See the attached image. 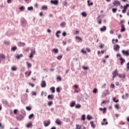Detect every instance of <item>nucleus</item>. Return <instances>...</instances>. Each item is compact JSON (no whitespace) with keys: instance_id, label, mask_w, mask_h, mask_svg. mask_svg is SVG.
Returning a JSON list of instances; mask_svg holds the SVG:
<instances>
[{"instance_id":"dca6fc26","label":"nucleus","mask_w":129,"mask_h":129,"mask_svg":"<svg viewBox=\"0 0 129 129\" xmlns=\"http://www.w3.org/2000/svg\"><path fill=\"white\" fill-rule=\"evenodd\" d=\"M48 99H54V96H53V95H48Z\"/></svg>"},{"instance_id":"c03bdc74","label":"nucleus","mask_w":129,"mask_h":129,"mask_svg":"<svg viewBox=\"0 0 129 129\" xmlns=\"http://www.w3.org/2000/svg\"><path fill=\"white\" fill-rule=\"evenodd\" d=\"M115 108H116L117 109H118V108H119V105L118 104H116L115 105Z\"/></svg>"},{"instance_id":"4468645a","label":"nucleus","mask_w":129,"mask_h":129,"mask_svg":"<svg viewBox=\"0 0 129 129\" xmlns=\"http://www.w3.org/2000/svg\"><path fill=\"white\" fill-rule=\"evenodd\" d=\"M42 10L47 11L48 10V7L47 6H43L42 7Z\"/></svg>"},{"instance_id":"39448f33","label":"nucleus","mask_w":129,"mask_h":129,"mask_svg":"<svg viewBox=\"0 0 129 129\" xmlns=\"http://www.w3.org/2000/svg\"><path fill=\"white\" fill-rule=\"evenodd\" d=\"M50 3L52 5H58L59 4V1H58V0H51Z\"/></svg>"},{"instance_id":"9b49d317","label":"nucleus","mask_w":129,"mask_h":129,"mask_svg":"<svg viewBox=\"0 0 129 129\" xmlns=\"http://www.w3.org/2000/svg\"><path fill=\"white\" fill-rule=\"evenodd\" d=\"M41 87L43 88L46 87V82L45 81H42Z\"/></svg>"},{"instance_id":"0eeeda50","label":"nucleus","mask_w":129,"mask_h":129,"mask_svg":"<svg viewBox=\"0 0 129 129\" xmlns=\"http://www.w3.org/2000/svg\"><path fill=\"white\" fill-rule=\"evenodd\" d=\"M103 122H101V124L102 125H104V124H105V125H107V124H108V122L106 121V119L104 118L103 120ZM106 121V122H105Z\"/></svg>"},{"instance_id":"aec40b11","label":"nucleus","mask_w":129,"mask_h":129,"mask_svg":"<svg viewBox=\"0 0 129 129\" xmlns=\"http://www.w3.org/2000/svg\"><path fill=\"white\" fill-rule=\"evenodd\" d=\"M20 47H23L26 45V43L24 42H20L19 43Z\"/></svg>"},{"instance_id":"6e6d98bb","label":"nucleus","mask_w":129,"mask_h":129,"mask_svg":"<svg viewBox=\"0 0 129 129\" xmlns=\"http://www.w3.org/2000/svg\"><path fill=\"white\" fill-rule=\"evenodd\" d=\"M83 68L84 69V70H87V69H88V67L85 66L83 67Z\"/></svg>"},{"instance_id":"bb28decb","label":"nucleus","mask_w":129,"mask_h":129,"mask_svg":"<svg viewBox=\"0 0 129 129\" xmlns=\"http://www.w3.org/2000/svg\"><path fill=\"white\" fill-rule=\"evenodd\" d=\"M82 16L84 17V18H86V17H87V14H86V12H82Z\"/></svg>"},{"instance_id":"e2e57ef3","label":"nucleus","mask_w":129,"mask_h":129,"mask_svg":"<svg viewBox=\"0 0 129 129\" xmlns=\"http://www.w3.org/2000/svg\"><path fill=\"white\" fill-rule=\"evenodd\" d=\"M104 46V45H103V44H101L100 45V49H102V48H103Z\"/></svg>"},{"instance_id":"e433bc0d","label":"nucleus","mask_w":129,"mask_h":129,"mask_svg":"<svg viewBox=\"0 0 129 129\" xmlns=\"http://www.w3.org/2000/svg\"><path fill=\"white\" fill-rule=\"evenodd\" d=\"M87 118L88 120H90V119H91L92 117H91V116H90V115H88L87 116Z\"/></svg>"},{"instance_id":"ddd939ff","label":"nucleus","mask_w":129,"mask_h":129,"mask_svg":"<svg viewBox=\"0 0 129 129\" xmlns=\"http://www.w3.org/2000/svg\"><path fill=\"white\" fill-rule=\"evenodd\" d=\"M119 48H120L119 45L117 44L116 45V46L114 48V50H115V51H117V50H119Z\"/></svg>"},{"instance_id":"3c124183","label":"nucleus","mask_w":129,"mask_h":129,"mask_svg":"<svg viewBox=\"0 0 129 129\" xmlns=\"http://www.w3.org/2000/svg\"><path fill=\"white\" fill-rule=\"evenodd\" d=\"M93 93H97V89H94L93 90Z\"/></svg>"},{"instance_id":"f704fd0d","label":"nucleus","mask_w":129,"mask_h":129,"mask_svg":"<svg viewBox=\"0 0 129 129\" xmlns=\"http://www.w3.org/2000/svg\"><path fill=\"white\" fill-rule=\"evenodd\" d=\"M17 69H18L16 67H12V71H17Z\"/></svg>"},{"instance_id":"2f4dec72","label":"nucleus","mask_w":129,"mask_h":129,"mask_svg":"<svg viewBox=\"0 0 129 129\" xmlns=\"http://www.w3.org/2000/svg\"><path fill=\"white\" fill-rule=\"evenodd\" d=\"M19 10H20V11H21L22 12H23V11H25V7L24 6H22L19 8Z\"/></svg>"},{"instance_id":"473e14b6","label":"nucleus","mask_w":129,"mask_h":129,"mask_svg":"<svg viewBox=\"0 0 129 129\" xmlns=\"http://www.w3.org/2000/svg\"><path fill=\"white\" fill-rule=\"evenodd\" d=\"M63 57V56L62 55H58L57 57V59L58 60H61V59H62V57Z\"/></svg>"},{"instance_id":"412c9836","label":"nucleus","mask_w":129,"mask_h":129,"mask_svg":"<svg viewBox=\"0 0 129 129\" xmlns=\"http://www.w3.org/2000/svg\"><path fill=\"white\" fill-rule=\"evenodd\" d=\"M121 29L120 32H124L125 31V28H124V26L123 25H121Z\"/></svg>"},{"instance_id":"7ed1b4c3","label":"nucleus","mask_w":129,"mask_h":129,"mask_svg":"<svg viewBox=\"0 0 129 129\" xmlns=\"http://www.w3.org/2000/svg\"><path fill=\"white\" fill-rule=\"evenodd\" d=\"M129 7V4H126L125 6H123V9L122 11V13L123 14H125V12H126V10H127V8Z\"/></svg>"},{"instance_id":"ea45409f","label":"nucleus","mask_w":129,"mask_h":129,"mask_svg":"<svg viewBox=\"0 0 129 129\" xmlns=\"http://www.w3.org/2000/svg\"><path fill=\"white\" fill-rule=\"evenodd\" d=\"M113 101H114V102H118V101H119V100H118V99L116 100V98H114L113 99Z\"/></svg>"},{"instance_id":"8fccbe9b","label":"nucleus","mask_w":129,"mask_h":129,"mask_svg":"<svg viewBox=\"0 0 129 129\" xmlns=\"http://www.w3.org/2000/svg\"><path fill=\"white\" fill-rule=\"evenodd\" d=\"M52 104H53V102L52 101H49L48 103V105H49V106L52 105Z\"/></svg>"},{"instance_id":"a18cd8bd","label":"nucleus","mask_w":129,"mask_h":129,"mask_svg":"<svg viewBox=\"0 0 129 129\" xmlns=\"http://www.w3.org/2000/svg\"><path fill=\"white\" fill-rule=\"evenodd\" d=\"M26 109L27 110H32V107H29V106H26Z\"/></svg>"},{"instance_id":"4d7b16f0","label":"nucleus","mask_w":129,"mask_h":129,"mask_svg":"<svg viewBox=\"0 0 129 129\" xmlns=\"http://www.w3.org/2000/svg\"><path fill=\"white\" fill-rule=\"evenodd\" d=\"M29 85H30V86L34 87V86H35V84H33L32 83H29Z\"/></svg>"},{"instance_id":"f8f14e48","label":"nucleus","mask_w":129,"mask_h":129,"mask_svg":"<svg viewBox=\"0 0 129 129\" xmlns=\"http://www.w3.org/2000/svg\"><path fill=\"white\" fill-rule=\"evenodd\" d=\"M101 32H104V31H106V26H103V27L100 28Z\"/></svg>"},{"instance_id":"72a5a7b5","label":"nucleus","mask_w":129,"mask_h":129,"mask_svg":"<svg viewBox=\"0 0 129 129\" xmlns=\"http://www.w3.org/2000/svg\"><path fill=\"white\" fill-rule=\"evenodd\" d=\"M34 10V8L32 6L28 8V11H33Z\"/></svg>"},{"instance_id":"6e6552de","label":"nucleus","mask_w":129,"mask_h":129,"mask_svg":"<svg viewBox=\"0 0 129 129\" xmlns=\"http://www.w3.org/2000/svg\"><path fill=\"white\" fill-rule=\"evenodd\" d=\"M50 123H51V121H47V123L45 121L43 122L44 125L45 127L48 126L49 125H50Z\"/></svg>"},{"instance_id":"864d4df0","label":"nucleus","mask_w":129,"mask_h":129,"mask_svg":"<svg viewBox=\"0 0 129 129\" xmlns=\"http://www.w3.org/2000/svg\"><path fill=\"white\" fill-rule=\"evenodd\" d=\"M56 92L59 93H60V88H56Z\"/></svg>"},{"instance_id":"a211bd4d","label":"nucleus","mask_w":129,"mask_h":129,"mask_svg":"<svg viewBox=\"0 0 129 129\" xmlns=\"http://www.w3.org/2000/svg\"><path fill=\"white\" fill-rule=\"evenodd\" d=\"M33 125H32V122H29L28 124L26 125V126L27 127H28V128H29V127H31Z\"/></svg>"},{"instance_id":"37998d69","label":"nucleus","mask_w":129,"mask_h":129,"mask_svg":"<svg viewBox=\"0 0 129 129\" xmlns=\"http://www.w3.org/2000/svg\"><path fill=\"white\" fill-rule=\"evenodd\" d=\"M81 107V105L79 104H78L76 106V108H80Z\"/></svg>"},{"instance_id":"338daca9","label":"nucleus","mask_w":129,"mask_h":129,"mask_svg":"<svg viewBox=\"0 0 129 129\" xmlns=\"http://www.w3.org/2000/svg\"><path fill=\"white\" fill-rule=\"evenodd\" d=\"M74 87H75V88L77 89V88H78V87H79V86L77 85H75Z\"/></svg>"},{"instance_id":"c85d7f7f","label":"nucleus","mask_w":129,"mask_h":129,"mask_svg":"<svg viewBox=\"0 0 129 129\" xmlns=\"http://www.w3.org/2000/svg\"><path fill=\"white\" fill-rule=\"evenodd\" d=\"M109 94V91H108V90H106V91H105L104 95H105V96H107V95H108Z\"/></svg>"},{"instance_id":"680f3d73","label":"nucleus","mask_w":129,"mask_h":129,"mask_svg":"<svg viewBox=\"0 0 129 129\" xmlns=\"http://www.w3.org/2000/svg\"><path fill=\"white\" fill-rule=\"evenodd\" d=\"M102 20L101 19H100L98 21V24H99V25H101V23H102Z\"/></svg>"},{"instance_id":"f257e3e1","label":"nucleus","mask_w":129,"mask_h":129,"mask_svg":"<svg viewBox=\"0 0 129 129\" xmlns=\"http://www.w3.org/2000/svg\"><path fill=\"white\" fill-rule=\"evenodd\" d=\"M118 75V72L117 71V70H115L114 72L112 73V80H114V78L116 77Z\"/></svg>"},{"instance_id":"49530a36","label":"nucleus","mask_w":129,"mask_h":129,"mask_svg":"<svg viewBox=\"0 0 129 129\" xmlns=\"http://www.w3.org/2000/svg\"><path fill=\"white\" fill-rule=\"evenodd\" d=\"M76 39H78L79 40H80L81 42H82V38H81L79 36H76Z\"/></svg>"},{"instance_id":"603ef678","label":"nucleus","mask_w":129,"mask_h":129,"mask_svg":"<svg viewBox=\"0 0 129 129\" xmlns=\"http://www.w3.org/2000/svg\"><path fill=\"white\" fill-rule=\"evenodd\" d=\"M61 80H62V79H61V78L60 77H57V81L58 80V81H61Z\"/></svg>"},{"instance_id":"09e8293b","label":"nucleus","mask_w":129,"mask_h":129,"mask_svg":"<svg viewBox=\"0 0 129 129\" xmlns=\"http://www.w3.org/2000/svg\"><path fill=\"white\" fill-rule=\"evenodd\" d=\"M66 25V24L64 22H62L60 24V26L61 27H65V25Z\"/></svg>"},{"instance_id":"052dcab7","label":"nucleus","mask_w":129,"mask_h":129,"mask_svg":"<svg viewBox=\"0 0 129 129\" xmlns=\"http://www.w3.org/2000/svg\"><path fill=\"white\" fill-rule=\"evenodd\" d=\"M111 87H112V88H115V86H114V84H111Z\"/></svg>"},{"instance_id":"13d9d810","label":"nucleus","mask_w":129,"mask_h":129,"mask_svg":"<svg viewBox=\"0 0 129 129\" xmlns=\"http://www.w3.org/2000/svg\"><path fill=\"white\" fill-rule=\"evenodd\" d=\"M81 52L84 54H86L87 53L86 51L84 50V49H82Z\"/></svg>"},{"instance_id":"4be33fe9","label":"nucleus","mask_w":129,"mask_h":129,"mask_svg":"<svg viewBox=\"0 0 129 129\" xmlns=\"http://www.w3.org/2000/svg\"><path fill=\"white\" fill-rule=\"evenodd\" d=\"M23 54H18L16 56V58H17L18 59H20L21 58H22V57H23Z\"/></svg>"},{"instance_id":"58836bf2","label":"nucleus","mask_w":129,"mask_h":129,"mask_svg":"<svg viewBox=\"0 0 129 129\" xmlns=\"http://www.w3.org/2000/svg\"><path fill=\"white\" fill-rule=\"evenodd\" d=\"M52 51H53V52H54V53H58V49H57V48H54V49H52Z\"/></svg>"},{"instance_id":"bf43d9fd","label":"nucleus","mask_w":129,"mask_h":129,"mask_svg":"<svg viewBox=\"0 0 129 129\" xmlns=\"http://www.w3.org/2000/svg\"><path fill=\"white\" fill-rule=\"evenodd\" d=\"M126 67H127V71H128V70H129V62L127 63Z\"/></svg>"},{"instance_id":"6ab92c4d","label":"nucleus","mask_w":129,"mask_h":129,"mask_svg":"<svg viewBox=\"0 0 129 129\" xmlns=\"http://www.w3.org/2000/svg\"><path fill=\"white\" fill-rule=\"evenodd\" d=\"M75 104H76V103H75V102L73 101L72 103H71L70 104V106L71 107H73L74 106H75Z\"/></svg>"},{"instance_id":"79ce46f5","label":"nucleus","mask_w":129,"mask_h":129,"mask_svg":"<svg viewBox=\"0 0 129 129\" xmlns=\"http://www.w3.org/2000/svg\"><path fill=\"white\" fill-rule=\"evenodd\" d=\"M76 128L77 129H81V125H80L79 124L76 125Z\"/></svg>"},{"instance_id":"de8ad7c7","label":"nucleus","mask_w":129,"mask_h":129,"mask_svg":"<svg viewBox=\"0 0 129 129\" xmlns=\"http://www.w3.org/2000/svg\"><path fill=\"white\" fill-rule=\"evenodd\" d=\"M32 117H34V114H31L29 116V119H31Z\"/></svg>"},{"instance_id":"2eb2a0df","label":"nucleus","mask_w":129,"mask_h":129,"mask_svg":"<svg viewBox=\"0 0 129 129\" xmlns=\"http://www.w3.org/2000/svg\"><path fill=\"white\" fill-rule=\"evenodd\" d=\"M58 34H61V31H57L56 34H55V35H56V36L57 38H60V35H59Z\"/></svg>"},{"instance_id":"a19ab883","label":"nucleus","mask_w":129,"mask_h":129,"mask_svg":"<svg viewBox=\"0 0 129 129\" xmlns=\"http://www.w3.org/2000/svg\"><path fill=\"white\" fill-rule=\"evenodd\" d=\"M112 11L113 13H116V11H117V9H116V8H113L112 9Z\"/></svg>"},{"instance_id":"c9c22d12","label":"nucleus","mask_w":129,"mask_h":129,"mask_svg":"<svg viewBox=\"0 0 129 129\" xmlns=\"http://www.w3.org/2000/svg\"><path fill=\"white\" fill-rule=\"evenodd\" d=\"M0 128L1 129L5 128V126L3 125V124L1 122H0Z\"/></svg>"},{"instance_id":"423d86ee","label":"nucleus","mask_w":129,"mask_h":129,"mask_svg":"<svg viewBox=\"0 0 129 129\" xmlns=\"http://www.w3.org/2000/svg\"><path fill=\"white\" fill-rule=\"evenodd\" d=\"M122 53L123 55H125L127 56H129V52L128 51H125L124 50H122Z\"/></svg>"},{"instance_id":"9d476101","label":"nucleus","mask_w":129,"mask_h":129,"mask_svg":"<svg viewBox=\"0 0 129 129\" xmlns=\"http://www.w3.org/2000/svg\"><path fill=\"white\" fill-rule=\"evenodd\" d=\"M120 64L122 65V64H123V63L125 62V59H123L122 57H120Z\"/></svg>"},{"instance_id":"a878e982","label":"nucleus","mask_w":129,"mask_h":129,"mask_svg":"<svg viewBox=\"0 0 129 129\" xmlns=\"http://www.w3.org/2000/svg\"><path fill=\"white\" fill-rule=\"evenodd\" d=\"M17 46H13V47H12L11 48V51H16V50H17Z\"/></svg>"},{"instance_id":"f03ea898","label":"nucleus","mask_w":129,"mask_h":129,"mask_svg":"<svg viewBox=\"0 0 129 129\" xmlns=\"http://www.w3.org/2000/svg\"><path fill=\"white\" fill-rule=\"evenodd\" d=\"M35 54H36V50L34 48L31 51L29 57L33 58L34 57V55H35Z\"/></svg>"},{"instance_id":"20e7f679","label":"nucleus","mask_w":129,"mask_h":129,"mask_svg":"<svg viewBox=\"0 0 129 129\" xmlns=\"http://www.w3.org/2000/svg\"><path fill=\"white\" fill-rule=\"evenodd\" d=\"M113 5L115 7H118V6H120V2L118 1H114L112 3Z\"/></svg>"},{"instance_id":"774afa93","label":"nucleus","mask_w":129,"mask_h":129,"mask_svg":"<svg viewBox=\"0 0 129 129\" xmlns=\"http://www.w3.org/2000/svg\"><path fill=\"white\" fill-rule=\"evenodd\" d=\"M67 35V33L66 32H64L63 33H62V36H63V37H66Z\"/></svg>"},{"instance_id":"393cba45","label":"nucleus","mask_w":129,"mask_h":129,"mask_svg":"<svg viewBox=\"0 0 129 129\" xmlns=\"http://www.w3.org/2000/svg\"><path fill=\"white\" fill-rule=\"evenodd\" d=\"M50 90L52 92V93H55V87H52L50 88Z\"/></svg>"},{"instance_id":"b1692460","label":"nucleus","mask_w":129,"mask_h":129,"mask_svg":"<svg viewBox=\"0 0 129 129\" xmlns=\"http://www.w3.org/2000/svg\"><path fill=\"white\" fill-rule=\"evenodd\" d=\"M90 124H91L92 127H93V128H94L95 127V125L94 124V123L93 122V121H91L90 122Z\"/></svg>"},{"instance_id":"5701e85b","label":"nucleus","mask_w":129,"mask_h":129,"mask_svg":"<svg viewBox=\"0 0 129 129\" xmlns=\"http://www.w3.org/2000/svg\"><path fill=\"white\" fill-rule=\"evenodd\" d=\"M6 56H5V54H0V59H5Z\"/></svg>"},{"instance_id":"4c0bfd02","label":"nucleus","mask_w":129,"mask_h":129,"mask_svg":"<svg viewBox=\"0 0 129 129\" xmlns=\"http://www.w3.org/2000/svg\"><path fill=\"white\" fill-rule=\"evenodd\" d=\"M82 120H83V121L85 120V119H86V118H85V114L82 115Z\"/></svg>"},{"instance_id":"0e129e2a","label":"nucleus","mask_w":129,"mask_h":129,"mask_svg":"<svg viewBox=\"0 0 129 129\" xmlns=\"http://www.w3.org/2000/svg\"><path fill=\"white\" fill-rule=\"evenodd\" d=\"M86 50L87 51V52H91V50H90V48H86Z\"/></svg>"},{"instance_id":"7c9ffc66","label":"nucleus","mask_w":129,"mask_h":129,"mask_svg":"<svg viewBox=\"0 0 129 129\" xmlns=\"http://www.w3.org/2000/svg\"><path fill=\"white\" fill-rule=\"evenodd\" d=\"M4 43L5 44V45H7V46H9V45H10L9 41H4Z\"/></svg>"},{"instance_id":"f3484780","label":"nucleus","mask_w":129,"mask_h":129,"mask_svg":"<svg viewBox=\"0 0 129 129\" xmlns=\"http://www.w3.org/2000/svg\"><path fill=\"white\" fill-rule=\"evenodd\" d=\"M87 3H88V6H89V7H90V6H93V3L92 2L90 3V0H88Z\"/></svg>"},{"instance_id":"c756f323","label":"nucleus","mask_w":129,"mask_h":129,"mask_svg":"<svg viewBox=\"0 0 129 129\" xmlns=\"http://www.w3.org/2000/svg\"><path fill=\"white\" fill-rule=\"evenodd\" d=\"M27 64L28 68H31L32 67V64L30 62H27Z\"/></svg>"},{"instance_id":"69168bd1","label":"nucleus","mask_w":129,"mask_h":129,"mask_svg":"<svg viewBox=\"0 0 129 129\" xmlns=\"http://www.w3.org/2000/svg\"><path fill=\"white\" fill-rule=\"evenodd\" d=\"M39 6V5L38 4V3H36L34 5V7L35 8H38V6Z\"/></svg>"},{"instance_id":"cd10ccee","label":"nucleus","mask_w":129,"mask_h":129,"mask_svg":"<svg viewBox=\"0 0 129 129\" xmlns=\"http://www.w3.org/2000/svg\"><path fill=\"white\" fill-rule=\"evenodd\" d=\"M114 41L116 42V43H117V42H118V40L113 39L112 40V44H115V42H114Z\"/></svg>"},{"instance_id":"1a4fd4ad","label":"nucleus","mask_w":129,"mask_h":129,"mask_svg":"<svg viewBox=\"0 0 129 129\" xmlns=\"http://www.w3.org/2000/svg\"><path fill=\"white\" fill-rule=\"evenodd\" d=\"M55 123H56V124H58V125H61V121L59 119H56L55 120Z\"/></svg>"},{"instance_id":"5fc2aeb1","label":"nucleus","mask_w":129,"mask_h":129,"mask_svg":"<svg viewBox=\"0 0 129 129\" xmlns=\"http://www.w3.org/2000/svg\"><path fill=\"white\" fill-rule=\"evenodd\" d=\"M17 112H18V110L15 109V110H14V114H17Z\"/></svg>"}]
</instances>
